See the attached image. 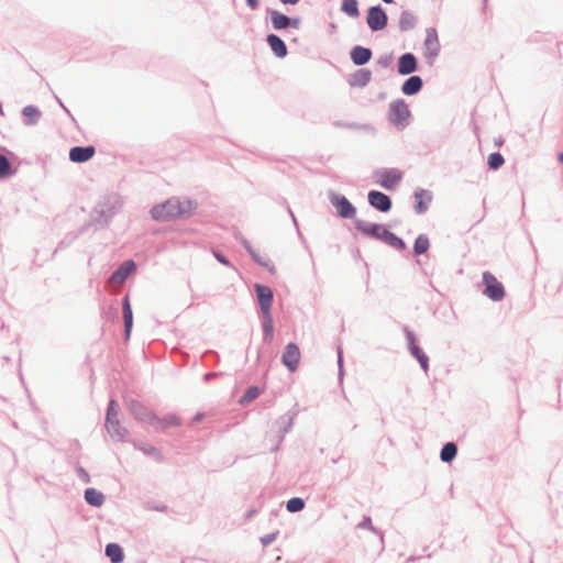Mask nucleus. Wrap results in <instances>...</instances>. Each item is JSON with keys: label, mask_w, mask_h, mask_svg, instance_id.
Here are the masks:
<instances>
[{"label": "nucleus", "mask_w": 563, "mask_h": 563, "mask_svg": "<svg viewBox=\"0 0 563 563\" xmlns=\"http://www.w3.org/2000/svg\"><path fill=\"white\" fill-rule=\"evenodd\" d=\"M195 207L194 201L190 199H179L174 197L163 203L154 206L151 209V216L156 221H172L189 217Z\"/></svg>", "instance_id": "nucleus-1"}, {"label": "nucleus", "mask_w": 563, "mask_h": 563, "mask_svg": "<svg viewBox=\"0 0 563 563\" xmlns=\"http://www.w3.org/2000/svg\"><path fill=\"white\" fill-rule=\"evenodd\" d=\"M411 113L404 99H397L390 102L388 110V121L397 129L402 130L409 125Z\"/></svg>", "instance_id": "nucleus-2"}, {"label": "nucleus", "mask_w": 563, "mask_h": 563, "mask_svg": "<svg viewBox=\"0 0 563 563\" xmlns=\"http://www.w3.org/2000/svg\"><path fill=\"white\" fill-rule=\"evenodd\" d=\"M423 56L427 63L432 66L434 60L438 58L441 44L438 36V31L434 27H428L426 30V38L423 42Z\"/></svg>", "instance_id": "nucleus-3"}, {"label": "nucleus", "mask_w": 563, "mask_h": 563, "mask_svg": "<svg viewBox=\"0 0 563 563\" xmlns=\"http://www.w3.org/2000/svg\"><path fill=\"white\" fill-rule=\"evenodd\" d=\"M126 407L129 412L133 416V418L136 421L141 423L154 424V420H156V415L143 402L136 399H129L126 401Z\"/></svg>", "instance_id": "nucleus-4"}, {"label": "nucleus", "mask_w": 563, "mask_h": 563, "mask_svg": "<svg viewBox=\"0 0 563 563\" xmlns=\"http://www.w3.org/2000/svg\"><path fill=\"white\" fill-rule=\"evenodd\" d=\"M329 200L331 205L335 207L340 218L355 219L356 208L345 196L331 191L329 194Z\"/></svg>", "instance_id": "nucleus-5"}, {"label": "nucleus", "mask_w": 563, "mask_h": 563, "mask_svg": "<svg viewBox=\"0 0 563 563\" xmlns=\"http://www.w3.org/2000/svg\"><path fill=\"white\" fill-rule=\"evenodd\" d=\"M366 22L371 31L378 32L387 26L388 15L380 4H376L368 9Z\"/></svg>", "instance_id": "nucleus-6"}, {"label": "nucleus", "mask_w": 563, "mask_h": 563, "mask_svg": "<svg viewBox=\"0 0 563 563\" xmlns=\"http://www.w3.org/2000/svg\"><path fill=\"white\" fill-rule=\"evenodd\" d=\"M483 283L485 285L484 294L493 301H500L504 299L506 292L503 284L489 272L483 274Z\"/></svg>", "instance_id": "nucleus-7"}, {"label": "nucleus", "mask_w": 563, "mask_h": 563, "mask_svg": "<svg viewBox=\"0 0 563 563\" xmlns=\"http://www.w3.org/2000/svg\"><path fill=\"white\" fill-rule=\"evenodd\" d=\"M254 290L262 314H272L271 309L274 300L273 290L268 286L262 284H255Z\"/></svg>", "instance_id": "nucleus-8"}, {"label": "nucleus", "mask_w": 563, "mask_h": 563, "mask_svg": "<svg viewBox=\"0 0 563 563\" xmlns=\"http://www.w3.org/2000/svg\"><path fill=\"white\" fill-rule=\"evenodd\" d=\"M376 175H379L378 184L387 190H394L402 179V173L397 168H384L376 172Z\"/></svg>", "instance_id": "nucleus-9"}, {"label": "nucleus", "mask_w": 563, "mask_h": 563, "mask_svg": "<svg viewBox=\"0 0 563 563\" xmlns=\"http://www.w3.org/2000/svg\"><path fill=\"white\" fill-rule=\"evenodd\" d=\"M368 203L379 212L386 213L391 210L393 201L390 197L379 190H371L367 195Z\"/></svg>", "instance_id": "nucleus-10"}, {"label": "nucleus", "mask_w": 563, "mask_h": 563, "mask_svg": "<svg viewBox=\"0 0 563 563\" xmlns=\"http://www.w3.org/2000/svg\"><path fill=\"white\" fill-rule=\"evenodd\" d=\"M354 227L363 235L379 241L382 239V232L386 229L383 224L366 222L362 219H354Z\"/></svg>", "instance_id": "nucleus-11"}, {"label": "nucleus", "mask_w": 563, "mask_h": 563, "mask_svg": "<svg viewBox=\"0 0 563 563\" xmlns=\"http://www.w3.org/2000/svg\"><path fill=\"white\" fill-rule=\"evenodd\" d=\"M300 351L296 343L289 342L283 352L282 363L288 368L289 372H295L299 365Z\"/></svg>", "instance_id": "nucleus-12"}, {"label": "nucleus", "mask_w": 563, "mask_h": 563, "mask_svg": "<svg viewBox=\"0 0 563 563\" xmlns=\"http://www.w3.org/2000/svg\"><path fill=\"white\" fill-rule=\"evenodd\" d=\"M136 269V264L132 260H126L120 264V266L112 272L110 276V282L112 284L121 285L123 284L130 274Z\"/></svg>", "instance_id": "nucleus-13"}, {"label": "nucleus", "mask_w": 563, "mask_h": 563, "mask_svg": "<svg viewBox=\"0 0 563 563\" xmlns=\"http://www.w3.org/2000/svg\"><path fill=\"white\" fill-rule=\"evenodd\" d=\"M418 70V60L415 54L404 53L398 58L397 71L401 76L411 75Z\"/></svg>", "instance_id": "nucleus-14"}, {"label": "nucleus", "mask_w": 563, "mask_h": 563, "mask_svg": "<svg viewBox=\"0 0 563 563\" xmlns=\"http://www.w3.org/2000/svg\"><path fill=\"white\" fill-rule=\"evenodd\" d=\"M413 197L416 200V203L413 207L415 212L417 214L426 213L429 209V206H430L432 199H433L432 192L427 189L418 188L415 190Z\"/></svg>", "instance_id": "nucleus-15"}, {"label": "nucleus", "mask_w": 563, "mask_h": 563, "mask_svg": "<svg viewBox=\"0 0 563 563\" xmlns=\"http://www.w3.org/2000/svg\"><path fill=\"white\" fill-rule=\"evenodd\" d=\"M96 148L92 145L74 146L69 150V159L74 163H86L93 157Z\"/></svg>", "instance_id": "nucleus-16"}, {"label": "nucleus", "mask_w": 563, "mask_h": 563, "mask_svg": "<svg viewBox=\"0 0 563 563\" xmlns=\"http://www.w3.org/2000/svg\"><path fill=\"white\" fill-rule=\"evenodd\" d=\"M108 433L113 440L125 442L129 438V430L123 427L119 419L106 421Z\"/></svg>", "instance_id": "nucleus-17"}, {"label": "nucleus", "mask_w": 563, "mask_h": 563, "mask_svg": "<svg viewBox=\"0 0 563 563\" xmlns=\"http://www.w3.org/2000/svg\"><path fill=\"white\" fill-rule=\"evenodd\" d=\"M373 56V52L371 48L356 45L350 52L351 60L356 66L366 65Z\"/></svg>", "instance_id": "nucleus-18"}, {"label": "nucleus", "mask_w": 563, "mask_h": 563, "mask_svg": "<svg viewBox=\"0 0 563 563\" xmlns=\"http://www.w3.org/2000/svg\"><path fill=\"white\" fill-rule=\"evenodd\" d=\"M122 314L124 322V338L125 340H129L133 327V311L128 294L122 299Z\"/></svg>", "instance_id": "nucleus-19"}, {"label": "nucleus", "mask_w": 563, "mask_h": 563, "mask_svg": "<svg viewBox=\"0 0 563 563\" xmlns=\"http://www.w3.org/2000/svg\"><path fill=\"white\" fill-rule=\"evenodd\" d=\"M371 80L372 71L367 68H360L350 76L347 82L351 87L364 88Z\"/></svg>", "instance_id": "nucleus-20"}, {"label": "nucleus", "mask_w": 563, "mask_h": 563, "mask_svg": "<svg viewBox=\"0 0 563 563\" xmlns=\"http://www.w3.org/2000/svg\"><path fill=\"white\" fill-rule=\"evenodd\" d=\"M423 88V80L418 75H411L401 85V92L406 96H415Z\"/></svg>", "instance_id": "nucleus-21"}, {"label": "nucleus", "mask_w": 563, "mask_h": 563, "mask_svg": "<svg viewBox=\"0 0 563 563\" xmlns=\"http://www.w3.org/2000/svg\"><path fill=\"white\" fill-rule=\"evenodd\" d=\"M266 42L276 57L284 58L287 56V45L280 36L274 33L268 34Z\"/></svg>", "instance_id": "nucleus-22"}, {"label": "nucleus", "mask_w": 563, "mask_h": 563, "mask_svg": "<svg viewBox=\"0 0 563 563\" xmlns=\"http://www.w3.org/2000/svg\"><path fill=\"white\" fill-rule=\"evenodd\" d=\"M271 16L272 26L276 31L287 30L289 27V16L273 9H267Z\"/></svg>", "instance_id": "nucleus-23"}, {"label": "nucleus", "mask_w": 563, "mask_h": 563, "mask_svg": "<svg viewBox=\"0 0 563 563\" xmlns=\"http://www.w3.org/2000/svg\"><path fill=\"white\" fill-rule=\"evenodd\" d=\"M380 241L397 251H405L407 249L405 241L387 228L382 232Z\"/></svg>", "instance_id": "nucleus-24"}, {"label": "nucleus", "mask_w": 563, "mask_h": 563, "mask_svg": "<svg viewBox=\"0 0 563 563\" xmlns=\"http://www.w3.org/2000/svg\"><path fill=\"white\" fill-rule=\"evenodd\" d=\"M104 553L110 559L111 563H122L124 560L123 549L118 543H108Z\"/></svg>", "instance_id": "nucleus-25"}, {"label": "nucleus", "mask_w": 563, "mask_h": 563, "mask_svg": "<svg viewBox=\"0 0 563 563\" xmlns=\"http://www.w3.org/2000/svg\"><path fill=\"white\" fill-rule=\"evenodd\" d=\"M416 24L417 18L411 11L404 10L400 13L398 26L401 32H407L415 29Z\"/></svg>", "instance_id": "nucleus-26"}, {"label": "nucleus", "mask_w": 563, "mask_h": 563, "mask_svg": "<svg viewBox=\"0 0 563 563\" xmlns=\"http://www.w3.org/2000/svg\"><path fill=\"white\" fill-rule=\"evenodd\" d=\"M181 420L178 416L170 413L165 416L164 418H158L156 416V420H154V424L156 429L165 430L172 427L180 426Z\"/></svg>", "instance_id": "nucleus-27"}, {"label": "nucleus", "mask_w": 563, "mask_h": 563, "mask_svg": "<svg viewBox=\"0 0 563 563\" xmlns=\"http://www.w3.org/2000/svg\"><path fill=\"white\" fill-rule=\"evenodd\" d=\"M84 497L86 503L92 507H101L104 503V495L92 487L85 490Z\"/></svg>", "instance_id": "nucleus-28"}, {"label": "nucleus", "mask_w": 563, "mask_h": 563, "mask_svg": "<svg viewBox=\"0 0 563 563\" xmlns=\"http://www.w3.org/2000/svg\"><path fill=\"white\" fill-rule=\"evenodd\" d=\"M263 341L267 344L272 343L274 336V321L272 314H262Z\"/></svg>", "instance_id": "nucleus-29"}, {"label": "nucleus", "mask_w": 563, "mask_h": 563, "mask_svg": "<svg viewBox=\"0 0 563 563\" xmlns=\"http://www.w3.org/2000/svg\"><path fill=\"white\" fill-rule=\"evenodd\" d=\"M22 114L25 117L24 124L32 126L40 121L42 113L37 107L30 104L22 109Z\"/></svg>", "instance_id": "nucleus-30"}, {"label": "nucleus", "mask_w": 563, "mask_h": 563, "mask_svg": "<svg viewBox=\"0 0 563 563\" xmlns=\"http://www.w3.org/2000/svg\"><path fill=\"white\" fill-rule=\"evenodd\" d=\"M457 454V446L454 442H446L440 452V459L444 463L452 462Z\"/></svg>", "instance_id": "nucleus-31"}, {"label": "nucleus", "mask_w": 563, "mask_h": 563, "mask_svg": "<svg viewBox=\"0 0 563 563\" xmlns=\"http://www.w3.org/2000/svg\"><path fill=\"white\" fill-rule=\"evenodd\" d=\"M430 247L429 238L426 234H419L413 243V254L422 255L428 252Z\"/></svg>", "instance_id": "nucleus-32"}, {"label": "nucleus", "mask_w": 563, "mask_h": 563, "mask_svg": "<svg viewBox=\"0 0 563 563\" xmlns=\"http://www.w3.org/2000/svg\"><path fill=\"white\" fill-rule=\"evenodd\" d=\"M15 174V169L12 168V165L9 158L0 153V179L10 178Z\"/></svg>", "instance_id": "nucleus-33"}, {"label": "nucleus", "mask_w": 563, "mask_h": 563, "mask_svg": "<svg viewBox=\"0 0 563 563\" xmlns=\"http://www.w3.org/2000/svg\"><path fill=\"white\" fill-rule=\"evenodd\" d=\"M341 11L350 18H357L360 15L357 0H342Z\"/></svg>", "instance_id": "nucleus-34"}, {"label": "nucleus", "mask_w": 563, "mask_h": 563, "mask_svg": "<svg viewBox=\"0 0 563 563\" xmlns=\"http://www.w3.org/2000/svg\"><path fill=\"white\" fill-rule=\"evenodd\" d=\"M276 423L279 427V430L282 431V438L284 439L285 434L288 433L294 424V415H284L282 416Z\"/></svg>", "instance_id": "nucleus-35"}, {"label": "nucleus", "mask_w": 563, "mask_h": 563, "mask_svg": "<svg viewBox=\"0 0 563 563\" xmlns=\"http://www.w3.org/2000/svg\"><path fill=\"white\" fill-rule=\"evenodd\" d=\"M411 356L415 357L418 363L420 364V367L423 369L424 373H428L429 371V357L423 352V350L419 346L410 352Z\"/></svg>", "instance_id": "nucleus-36"}, {"label": "nucleus", "mask_w": 563, "mask_h": 563, "mask_svg": "<svg viewBox=\"0 0 563 563\" xmlns=\"http://www.w3.org/2000/svg\"><path fill=\"white\" fill-rule=\"evenodd\" d=\"M505 163L504 156L499 152H494L489 154L487 159V165L489 169L497 170L499 169Z\"/></svg>", "instance_id": "nucleus-37"}, {"label": "nucleus", "mask_w": 563, "mask_h": 563, "mask_svg": "<svg viewBox=\"0 0 563 563\" xmlns=\"http://www.w3.org/2000/svg\"><path fill=\"white\" fill-rule=\"evenodd\" d=\"M135 448H137L140 451H142L147 456H153L157 461H162L163 456L157 448L150 445V444H134Z\"/></svg>", "instance_id": "nucleus-38"}, {"label": "nucleus", "mask_w": 563, "mask_h": 563, "mask_svg": "<svg viewBox=\"0 0 563 563\" xmlns=\"http://www.w3.org/2000/svg\"><path fill=\"white\" fill-rule=\"evenodd\" d=\"M306 506V503L300 497H292L286 503V509L289 512H299Z\"/></svg>", "instance_id": "nucleus-39"}, {"label": "nucleus", "mask_w": 563, "mask_h": 563, "mask_svg": "<svg viewBox=\"0 0 563 563\" xmlns=\"http://www.w3.org/2000/svg\"><path fill=\"white\" fill-rule=\"evenodd\" d=\"M261 394V389L257 386H250L244 395L241 397L240 402L242 405L249 404L252 400L256 399Z\"/></svg>", "instance_id": "nucleus-40"}, {"label": "nucleus", "mask_w": 563, "mask_h": 563, "mask_svg": "<svg viewBox=\"0 0 563 563\" xmlns=\"http://www.w3.org/2000/svg\"><path fill=\"white\" fill-rule=\"evenodd\" d=\"M404 333H405V336L407 340V347H408L409 352L419 347L416 334L408 327L404 328Z\"/></svg>", "instance_id": "nucleus-41"}, {"label": "nucleus", "mask_w": 563, "mask_h": 563, "mask_svg": "<svg viewBox=\"0 0 563 563\" xmlns=\"http://www.w3.org/2000/svg\"><path fill=\"white\" fill-rule=\"evenodd\" d=\"M250 256L256 264H258L262 267H265L269 273H275V266L272 265L268 261L263 260L256 251L251 252Z\"/></svg>", "instance_id": "nucleus-42"}, {"label": "nucleus", "mask_w": 563, "mask_h": 563, "mask_svg": "<svg viewBox=\"0 0 563 563\" xmlns=\"http://www.w3.org/2000/svg\"><path fill=\"white\" fill-rule=\"evenodd\" d=\"M118 415L117 401L114 399H110L107 408L106 421L118 419Z\"/></svg>", "instance_id": "nucleus-43"}, {"label": "nucleus", "mask_w": 563, "mask_h": 563, "mask_svg": "<svg viewBox=\"0 0 563 563\" xmlns=\"http://www.w3.org/2000/svg\"><path fill=\"white\" fill-rule=\"evenodd\" d=\"M78 238V234L77 233H69L67 234L59 243H58V246L56 249L57 250H63V249H66L76 239Z\"/></svg>", "instance_id": "nucleus-44"}, {"label": "nucleus", "mask_w": 563, "mask_h": 563, "mask_svg": "<svg viewBox=\"0 0 563 563\" xmlns=\"http://www.w3.org/2000/svg\"><path fill=\"white\" fill-rule=\"evenodd\" d=\"M358 529H369L374 533H379L378 530L373 526L372 518L369 516H365L361 522L357 523Z\"/></svg>", "instance_id": "nucleus-45"}, {"label": "nucleus", "mask_w": 563, "mask_h": 563, "mask_svg": "<svg viewBox=\"0 0 563 563\" xmlns=\"http://www.w3.org/2000/svg\"><path fill=\"white\" fill-rule=\"evenodd\" d=\"M76 474L82 483L89 484L91 482L89 473L82 466L76 467Z\"/></svg>", "instance_id": "nucleus-46"}, {"label": "nucleus", "mask_w": 563, "mask_h": 563, "mask_svg": "<svg viewBox=\"0 0 563 563\" xmlns=\"http://www.w3.org/2000/svg\"><path fill=\"white\" fill-rule=\"evenodd\" d=\"M212 253H213V256L217 258V261L219 263H221V264H223L224 266H228V267H233V265L230 262V260L223 253H221L218 250H213Z\"/></svg>", "instance_id": "nucleus-47"}, {"label": "nucleus", "mask_w": 563, "mask_h": 563, "mask_svg": "<svg viewBox=\"0 0 563 563\" xmlns=\"http://www.w3.org/2000/svg\"><path fill=\"white\" fill-rule=\"evenodd\" d=\"M278 532H272L268 534H265L261 537L260 541L263 547H268L271 543H273L277 538Z\"/></svg>", "instance_id": "nucleus-48"}, {"label": "nucleus", "mask_w": 563, "mask_h": 563, "mask_svg": "<svg viewBox=\"0 0 563 563\" xmlns=\"http://www.w3.org/2000/svg\"><path fill=\"white\" fill-rule=\"evenodd\" d=\"M391 59H393V56L391 55H383L378 58V65L382 66L383 68H387L389 67L390 63H391Z\"/></svg>", "instance_id": "nucleus-49"}, {"label": "nucleus", "mask_w": 563, "mask_h": 563, "mask_svg": "<svg viewBox=\"0 0 563 563\" xmlns=\"http://www.w3.org/2000/svg\"><path fill=\"white\" fill-rule=\"evenodd\" d=\"M338 366H339V378L343 377V355L341 347L338 349Z\"/></svg>", "instance_id": "nucleus-50"}, {"label": "nucleus", "mask_w": 563, "mask_h": 563, "mask_svg": "<svg viewBox=\"0 0 563 563\" xmlns=\"http://www.w3.org/2000/svg\"><path fill=\"white\" fill-rule=\"evenodd\" d=\"M301 25V18L299 16H289V27L299 29Z\"/></svg>", "instance_id": "nucleus-51"}, {"label": "nucleus", "mask_w": 563, "mask_h": 563, "mask_svg": "<svg viewBox=\"0 0 563 563\" xmlns=\"http://www.w3.org/2000/svg\"><path fill=\"white\" fill-rule=\"evenodd\" d=\"M240 242L249 254H251V252H255L251 243L245 238H241Z\"/></svg>", "instance_id": "nucleus-52"}, {"label": "nucleus", "mask_w": 563, "mask_h": 563, "mask_svg": "<svg viewBox=\"0 0 563 563\" xmlns=\"http://www.w3.org/2000/svg\"><path fill=\"white\" fill-rule=\"evenodd\" d=\"M245 3L252 10H256L260 7V0H245Z\"/></svg>", "instance_id": "nucleus-53"}, {"label": "nucleus", "mask_w": 563, "mask_h": 563, "mask_svg": "<svg viewBox=\"0 0 563 563\" xmlns=\"http://www.w3.org/2000/svg\"><path fill=\"white\" fill-rule=\"evenodd\" d=\"M220 375H221V373H218V372H210V373H206V374L203 375V380H205V382H209V380H211V379H213V378H216V377H218V376H220Z\"/></svg>", "instance_id": "nucleus-54"}, {"label": "nucleus", "mask_w": 563, "mask_h": 563, "mask_svg": "<svg viewBox=\"0 0 563 563\" xmlns=\"http://www.w3.org/2000/svg\"><path fill=\"white\" fill-rule=\"evenodd\" d=\"M287 211H288V213H289V216H290V218H291V220H292V222H294V225H295V227H296V229H297V232H298L299 236H301V233H300V231H299V227H298V222H297V219H296V217H295V214H294L292 210L288 207Z\"/></svg>", "instance_id": "nucleus-55"}, {"label": "nucleus", "mask_w": 563, "mask_h": 563, "mask_svg": "<svg viewBox=\"0 0 563 563\" xmlns=\"http://www.w3.org/2000/svg\"><path fill=\"white\" fill-rule=\"evenodd\" d=\"M300 0H279V2L284 5H295L299 2Z\"/></svg>", "instance_id": "nucleus-56"}, {"label": "nucleus", "mask_w": 563, "mask_h": 563, "mask_svg": "<svg viewBox=\"0 0 563 563\" xmlns=\"http://www.w3.org/2000/svg\"><path fill=\"white\" fill-rule=\"evenodd\" d=\"M203 415L200 412H197L192 418V423H198L202 420Z\"/></svg>", "instance_id": "nucleus-57"}, {"label": "nucleus", "mask_w": 563, "mask_h": 563, "mask_svg": "<svg viewBox=\"0 0 563 563\" xmlns=\"http://www.w3.org/2000/svg\"><path fill=\"white\" fill-rule=\"evenodd\" d=\"M56 101L58 102V104L65 110V112L68 114V115H71L69 110L65 107V104L63 103V101L56 97Z\"/></svg>", "instance_id": "nucleus-58"}, {"label": "nucleus", "mask_w": 563, "mask_h": 563, "mask_svg": "<svg viewBox=\"0 0 563 563\" xmlns=\"http://www.w3.org/2000/svg\"><path fill=\"white\" fill-rule=\"evenodd\" d=\"M154 509L157 511H165L167 509V506L164 504H161V505L155 506Z\"/></svg>", "instance_id": "nucleus-59"}, {"label": "nucleus", "mask_w": 563, "mask_h": 563, "mask_svg": "<svg viewBox=\"0 0 563 563\" xmlns=\"http://www.w3.org/2000/svg\"><path fill=\"white\" fill-rule=\"evenodd\" d=\"M255 512H256V510H255V509H252V510L247 511V514L245 515V518H246V519L252 518V517L254 516V514H255Z\"/></svg>", "instance_id": "nucleus-60"}, {"label": "nucleus", "mask_w": 563, "mask_h": 563, "mask_svg": "<svg viewBox=\"0 0 563 563\" xmlns=\"http://www.w3.org/2000/svg\"><path fill=\"white\" fill-rule=\"evenodd\" d=\"M558 158L561 163H563V152L559 154Z\"/></svg>", "instance_id": "nucleus-61"}, {"label": "nucleus", "mask_w": 563, "mask_h": 563, "mask_svg": "<svg viewBox=\"0 0 563 563\" xmlns=\"http://www.w3.org/2000/svg\"><path fill=\"white\" fill-rule=\"evenodd\" d=\"M382 1H383V2H385V3H387V4H389V3H393V2H394V0H382Z\"/></svg>", "instance_id": "nucleus-62"}, {"label": "nucleus", "mask_w": 563, "mask_h": 563, "mask_svg": "<svg viewBox=\"0 0 563 563\" xmlns=\"http://www.w3.org/2000/svg\"><path fill=\"white\" fill-rule=\"evenodd\" d=\"M503 144V140L496 142V145L500 146Z\"/></svg>", "instance_id": "nucleus-63"}, {"label": "nucleus", "mask_w": 563, "mask_h": 563, "mask_svg": "<svg viewBox=\"0 0 563 563\" xmlns=\"http://www.w3.org/2000/svg\"><path fill=\"white\" fill-rule=\"evenodd\" d=\"M0 114L3 115L2 104L0 103Z\"/></svg>", "instance_id": "nucleus-64"}]
</instances>
